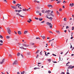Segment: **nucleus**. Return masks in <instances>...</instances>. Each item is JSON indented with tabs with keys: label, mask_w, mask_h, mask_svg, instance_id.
<instances>
[{
	"label": "nucleus",
	"mask_w": 74,
	"mask_h": 74,
	"mask_svg": "<svg viewBox=\"0 0 74 74\" xmlns=\"http://www.w3.org/2000/svg\"><path fill=\"white\" fill-rule=\"evenodd\" d=\"M7 32L8 34H11V29L9 27H8L7 29Z\"/></svg>",
	"instance_id": "f257e3e1"
},
{
	"label": "nucleus",
	"mask_w": 74,
	"mask_h": 74,
	"mask_svg": "<svg viewBox=\"0 0 74 74\" xmlns=\"http://www.w3.org/2000/svg\"><path fill=\"white\" fill-rule=\"evenodd\" d=\"M42 38L43 39H44V38H45V36H43L42 37Z\"/></svg>",
	"instance_id": "13d9d810"
},
{
	"label": "nucleus",
	"mask_w": 74,
	"mask_h": 74,
	"mask_svg": "<svg viewBox=\"0 0 74 74\" xmlns=\"http://www.w3.org/2000/svg\"><path fill=\"white\" fill-rule=\"evenodd\" d=\"M71 47L70 48H73V47L72 46V45H71Z\"/></svg>",
	"instance_id": "09e8293b"
},
{
	"label": "nucleus",
	"mask_w": 74,
	"mask_h": 74,
	"mask_svg": "<svg viewBox=\"0 0 74 74\" xmlns=\"http://www.w3.org/2000/svg\"><path fill=\"white\" fill-rule=\"evenodd\" d=\"M56 13L57 14H58V15H59V14H60V13H59L58 11H56Z\"/></svg>",
	"instance_id": "c85d7f7f"
},
{
	"label": "nucleus",
	"mask_w": 74,
	"mask_h": 74,
	"mask_svg": "<svg viewBox=\"0 0 74 74\" xmlns=\"http://www.w3.org/2000/svg\"><path fill=\"white\" fill-rule=\"evenodd\" d=\"M17 74H20V73H19V72H17Z\"/></svg>",
	"instance_id": "774afa93"
},
{
	"label": "nucleus",
	"mask_w": 74,
	"mask_h": 74,
	"mask_svg": "<svg viewBox=\"0 0 74 74\" xmlns=\"http://www.w3.org/2000/svg\"><path fill=\"white\" fill-rule=\"evenodd\" d=\"M47 18L48 19H50V20H51V21H52V19H53V18L52 17H50L49 18V17L47 16Z\"/></svg>",
	"instance_id": "0eeeda50"
},
{
	"label": "nucleus",
	"mask_w": 74,
	"mask_h": 74,
	"mask_svg": "<svg viewBox=\"0 0 74 74\" xmlns=\"http://www.w3.org/2000/svg\"><path fill=\"white\" fill-rule=\"evenodd\" d=\"M21 55L22 57V58H24V57L23 56V55L22 54H21Z\"/></svg>",
	"instance_id": "052dcab7"
},
{
	"label": "nucleus",
	"mask_w": 74,
	"mask_h": 74,
	"mask_svg": "<svg viewBox=\"0 0 74 74\" xmlns=\"http://www.w3.org/2000/svg\"><path fill=\"white\" fill-rule=\"evenodd\" d=\"M23 11H26L27 10H26V9H23Z\"/></svg>",
	"instance_id": "5701e85b"
},
{
	"label": "nucleus",
	"mask_w": 74,
	"mask_h": 74,
	"mask_svg": "<svg viewBox=\"0 0 74 74\" xmlns=\"http://www.w3.org/2000/svg\"><path fill=\"white\" fill-rule=\"evenodd\" d=\"M17 55L18 56H19L21 55V53H18L17 54Z\"/></svg>",
	"instance_id": "dca6fc26"
},
{
	"label": "nucleus",
	"mask_w": 74,
	"mask_h": 74,
	"mask_svg": "<svg viewBox=\"0 0 74 74\" xmlns=\"http://www.w3.org/2000/svg\"><path fill=\"white\" fill-rule=\"evenodd\" d=\"M27 54L28 55H30V52H28L27 53Z\"/></svg>",
	"instance_id": "b1692460"
},
{
	"label": "nucleus",
	"mask_w": 74,
	"mask_h": 74,
	"mask_svg": "<svg viewBox=\"0 0 74 74\" xmlns=\"http://www.w3.org/2000/svg\"><path fill=\"white\" fill-rule=\"evenodd\" d=\"M28 32L27 31H24V34H26V33H27Z\"/></svg>",
	"instance_id": "4be33fe9"
},
{
	"label": "nucleus",
	"mask_w": 74,
	"mask_h": 74,
	"mask_svg": "<svg viewBox=\"0 0 74 74\" xmlns=\"http://www.w3.org/2000/svg\"><path fill=\"white\" fill-rule=\"evenodd\" d=\"M51 25L49 26V27L50 28H52V25L51 24Z\"/></svg>",
	"instance_id": "72a5a7b5"
},
{
	"label": "nucleus",
	"mask_w": 74,
	"mask_h": 74,
	"mask_svg": "<svg viewBox=\"0 0 74 74\" xmlns=\"http://www.w3.org/2000/svg\"><path fill=\"white\" fill-rule=\"evenodd\" d=\"M46 24L48 26H50V25H51V23H49L48 22H47L46 23Z\"/></svg>",
	"instance_id": "423d86ee"
},
{
	"label": "nucleus",
	"mask_w": 74,
	"mask_h": 74,
	"mask_svg": "<svg viewBox=\"0 0 74 74\" xmlns=\"http://www.w3.org/2000/svg\"><path fill=\"white\" fill-rule=\"evenodd\" d=\"M18 10H15V12H18Z\"/></svg>",
	"instance_id": "0e129e2a"
},
{
	"label": "nucleus",
	"mask_w": 74,
	"mask_h": 74,
	"mask_svg": "<svg viewBox=\"0 0 74 74\" xmlns=\"http://www.w3.org/2000/svg\"><path fill=\"white\" fill-rule=\"evenodd\" d=\"M50 12H51V10H48L47 11V14H49V13H50Z\"/></svg>",
	"instance_id": "6ab92c4d"
},
{
	"label": "nucleus",
	"mask_w": 74,
	"mask_h": 74,
	"mask_svg": "<svg viewBox=\"0 0 74 74\" xmlns=\"http://www.w3.org/2000/svg\"><path fill=\"white\" fill-rule=\"evenodd\" d=\"M39 52H40V50H38L35 53L36 54H37V53H39Z\"/></svg>",
	"instance_id": "f3484780"
},
{
	"label": "nucleus",
	"mask_w": 74,
	"mask_h": 74,
	"mask_svg": "<svg viewBox=\"0 0 74 74\" xmlns=\"http://www.w3.org/2000/svg\"><path fill=\"white\" fill-rule=\"evenodd\" d=\"M59 11H62V9L61 8H60L59 10Z\"/></svg>",
	"instance_id": "37998d69"
},
{
	"label": "nucleus",
	"mask_w": 74,
	"mask_h": 74,
	"mask_svg": "<svg viewBox=\"0 0 74 74\" xmlns=\"http://www.w3.org/2000/svg\"><path fill=\"white\" fill-rule=\"evenodd\" d=\"M74 3H71L69 5L71 6V7H73V6H74Z\"/></svg>",
	"instance_id": "9b49d317"
},
{
	"label": "nucleus",
	"mask_w": 74,
	"mask_h": 74,
	"mask_svg": "<svg viewBox=\"0 0 74 74\" xmlns=\"http://www.w3.org/2000/svg\"><path fill=\"white\" fill-rule=\"evenodd\" d=\"M52 55H53V56H56V55L53 53L52 54Z\"/></svg>",
	"instance_id": "a19ab883"
},
{
	"label": "nucleus",
	"mask_w": 74,
	"mask_h": 74,
	"mask_svg": "<svg viewBox=\"0 0 74 74\" xmlns=\"http://www.w3.org/2000/svg\"><path fill=\"white\" fill-rule=\"evenodd\" d=\"M62 3H67V2H66V1H62Z\"/></svg>",
	"instance_id": "f704fd0d"
},
{
	"label": "nucleus",
	"mask_w": 74,
	"mask_h": 74,
	"mask_svg": "<svg viewBox=\"0 0 74 74\" xmlns=\"http://www.w3.org/2000/svg\"><path fill=\"white\" fill-rule=\"evenodd\" d=\"M74 27H72V30H74Z\"/></svg>",
	"instance_id": "864d4df0"
},
{
	"label": "nucleus",
	"mask_w": 74,
	"mask_h": 74,
	"mask_svg": "<svg viewBox=\"0 0 74 74\" xmlns=\"http://www.w3.org/2000/svg\"><path fill=\"white\" fill-rule=\"evenodd\" d=\"M21 11H22V10H18V13H19V12H21Z\"/></svg>",
	"instance_id": "49530a36"
},
{
	"label": "nucleus",
	"mask_w": 74,
	"mask_h": 74,
	"mask_svg": "<svg viewBox=\"0 0 74 74\" xmlns=\"http://www.w3.org/2000/svg\"><path fill=\"white\" fill-rule=\"evenodd\" d=\"M30 8H29L27 10V11H30Z\"/></svg>",
	"instance_id": "bb28decb"
},
{
	"label": "nucleus",
	"mask_w": 74,
	"mask_h": 74,
	"mask_svg": "<svg viewBox=\"0 0 74 74\" xmlns=\"http://www.w3.org/2000/svg\"><path fill=\"white\" fill-rule=\"evenodd\" d=\"M23 47H28V45L25 44H23Z\"/></svg>",
	"instance_id": "9d476101"
},
{
	"label": "nucleus",
	"mask_w": 74,
	"mask_h": 74,
	"mask_svg": "<svg viewBox=\"0 0 74 74\" xmlns=\"http://www.w3.org/2000/svg\"><path fill=\"white\" fill-rule=\"evenodd\" d=\"M62 2V1H58L57 2V4H58L59 3H61Z\"/></svg>",
	"instance_id": "2eb2a0df"
},
{
	"label": "nucleus",
	"mask_w": 74,
	"mask_h": 74,
	"mask_svg": "<svg viewBox=\"0 0 74 74\" xmlns=\"http://www.w3.org/2000/svg\"><path fill=\"white\" fill-rule=\"evenodd\" d=\"M69 67H70V69H73V68H74V66H72V65H71L70 66H69Z\"/></svg>",
	"instance_id": "1a4fd4ad"
},
{
	"label": "nucleus",
	"mask_w": 74,
	"mask_h": 74,
	"mask_svg": "<svg viewBox=\"0 0 74 74\" xmlns=\"http://www.w3.org/2000/svg\"><path fill=\"white\" fill-rule=\"evenodd\" d=\"M16 15H18V16H20V17H22L23 18H24V17H25V16H22L21 15V14H19V13H17L16 14Z\"/></svg>",
	"instance_id": "7ed1b4c3"
},
{
	"label": "nucleus",
	"mask_w": 74,
	"mask_h": 74,
	"mask_svg": "<svg viewBox=\"0 0 74 74\" xmlns=\"http://www.w3.org/2000/svg\"><path fill=\"white\" fill-rule=\"evenodd\" d=\"M13 4H15V3H16V2H15V1H13Z\"/></svg>",
	"instance_id": "2f4dec72"
},
{
	"label": "nucleus",
	"mask_w": 74,
	"mask_h": 74,
	"mask_svg": "<svg viewBox=\"0 0 74 74\" xmlns=\"http://www.w3.org/2000/svg\"><path fill=\"white\" fill-rule=\"evenodd\" d=\"M19 48H21L22 49H26V48H24L23 46H21V47H19Z\"/></svg>",
	"instance_id": "6e6552de"
},
{
	"label": "nucleus",
	"mask_w": 74,
	"mask_h": 74,
	"mask_svg": "<svg viewBox=\"0 0 74 74\" xmlns=\"http://www.w3.org/2000/svg\"><path fill=\"white\" fill-rule=\"evenodd\" d=\"M9 56H10V57H12V55H11V54H10L9 55Z\"/></svg>",
	"instance_id": "6e6d98bb"
},
{
	"label": "nucleus",
	"mask_w": 74,
	"mask_h": 74,
	"mask_svg": "<svg viewBox=\"0 0 74 74\" xmlns=\"http://www.w3.org/2000/svg\"><path fill=\"white\" fill-rule=\"evenodd\" d=\"M11 7L12 8H13V9H14V6H11Z\"/></svg>",
	"instance_id": "4d7b16f0"
},
{
	"label": "nucleus",
	"mask_w": 74,
	"mask_h": 74,
	"mask_svg": "<svg viewBox=\"0 0 74 74\" xmlns=\"http://www.w3.org/2000/svg\"><path fill=\"white\" fill-rule=\"evenodd\" d=\"M27 22H28L29 23H30V22H31V21H29V20H28V21H27Z\"/></svg>",
	"instance_id": "603ef678"
},
{
	"label": "nucleus",
	"mask_w": 74,
	"mask_h": 74,
	"mask_svg": "<svg viewBox=\"0 0 74 74\" xmlns=\"http://www.w3.org/2000/svg\"><path fill=\"white\" fill-rule=\"evenodd\" d=\"M69 51H67L65 54L64 56H65V55H66L68 53H69Z\"/></svg>",
	"instance_id": "473e14b6"
},
{
	"label": "nucleus",
	"mask_w": 74,
	"mask_h": 74,
	"mask_svg": "<svg viewBox=\"0 0 74 74\" xmlns=\"http://www.w3.org/2000/svg\"><path fill=\"white\" fill-rule=\"evenodd\" d=\"M13 9H17V7L15 6H14V8Z\"/></svg>",
	"instance_id": "4c0bfd02"
},
{
	"label": "nucleus",
	"mask_w": 74,
	"mask_h": 74,
	"mask_svg": "<svg viewBox=\"0 0 74 74\" xmlns=\"http://www.w3.org/2000/svg\"><path fill=\"white\" fill-rule=\"evenodd\" d=\"M18 34L20 35L22 34V33L20 31H18Z\"/></svg>",
	"instance_id": "f8f14e48"
},
{
	"label": "nucleus",
	"mask_w": 74,
	"mask_h": 74,
	"mask_svg": "<svg viewBox=\"0 0 74 74\" xmlns=\"http://www.w3.org/2000/svg\"><path fill=\"white\" fill-rule=\"evenodd\" d=\"M25 74V71H23L22 72H21V74Z\"/></svg>",
	"instance_id": "c756f323"
},
{
	"label": "nucleus",
	"mask_w": 74,
	"mask_h": 74,
	"mask_svg": "<svg viewBox=\"0 0 74 74\" xmlns=\"http://www.w3.org/2000/svg\"><path fill=\"white\" fill-rule=\"evenodd\" d=\"M5 60V58H3V59L2 60V62H0V64H2L4 62V61Z\"/></svg>",
	"instance_id": "20e7f679"
},
{
	"label": "nucleus",
	"mask_w": 74,
	"mask_h": 74,
	"mask_svg": "<svg viewBox=\"0 0 74 74\" xmlns=\"http://www.w3.org/2000/svg\"><path fill=\"white\" fill-rule=\"evenodd\" d=\"M38 56H39V55L38 54L37 55V56L36 57V59L38 58Z\"/></svg>",
	"instance_id": "e433bc0d"
},
{
	"label": "nucleus",
	"mask_w": 74,
	"mask_h": 74,
	"mask_svg": "<svg viewBox=\"0 0 74 74\" xmlns=\"http://www.w3.org/2000/svg\"><path fill=\"white\" fill-rule=\"evenodd\" d=\"M35 19H36V20H38V18L35 17Z\"/></svg>",
	"instance_id": "c9c22d12"
},
{
	"label": "nucleus",
	"mask_w": 74,
	"mask_h": 74,
	"mask_svg": "<svg viewBox=\"0 0 74 74\" xmlns=\"http://www.w3.org/2000/svg\"><path fill=\"white\" fill-rule=\"evenodd\" d=\"M45 22V21H43L41 22V23H44Z\"/></svg>",
	"instance_id": "3c124183"
},
{
	"label": "nucleus",
	"mask_w": 74,
	"mask_h": 74,
	"mask_svg": "<svg viewBox=\"0 0 74 74\" xmlns=\"http://www.w3.org/2000/svg\"><path fill=\"white\" fill-rule=\"evenodd\" d=\"M51 16L52 17H53V18L55 17V16H54L53 14H51Z\"/></svg>",
	"instance_id": "412c9836"
},
{
	"label": "nucleus",
	"mask_w": 74,
	"mask_h": 74,
	"mask_svg": "<svg viewBox=\"0 0 74 74\" xmlns=\"http://www.w3.org/2000/svg\"><path fill=\"white\" fill-rule=\"evenodd\" d=\"M42 13H45V10H43L42 11Z\"/></svg>",
	"instance_id": "7c9ffc66"
},
{
	"label": "nucleus",
	"mask_w": 74,
	"mask_h": 74,
	"mask_svg": "<svg viewBox=\"0 0 74 74\" xmlns=\"http://www.w3.org/2000/svg\"><path fill=\"white\" fill-rule=\"evenodd\" d=\"M65 74V73L64 72H62L61 73V74Z\"/></svg>",
	"instance_id": "de8ad7c7"
},
{
	"label": "nucleus",
	"mask_w": 74,
	"mask_h": 74,
	"mask_svg": "<svg viewBox=\"0 0 74 74\" xmlns=\"http://www.w3.org/2000/svg\"><path fill=\"white\" fill-rule=\"evenodd\" d=\"M41 64V62H40V63L38 62V64Z\"/></svg>",
	"instance_id": "338daca9"
},
{
	"label": "nucleus",
	"mask_w": 74,
	"mask_h": 74,
	"mask_svg": "<svg viewBox=\"0 0 74 74\" xmlns=\"http://www.w3.org/2000/svg\"><path fill=\"white\" fill-rule=\"evenodd\" d=\"M64 21L65 22H66L67 21V18H64Z\"/></svg>",
	"instance_id": "4468645a"
},
{
	"label": "nucleus",
	"mask_w": 74,
	"mask_h": 74,
	"mask_svg": "<svg viewBox=\"0 0 74 74\" xmlns=\"http://www.w3.org/2000/svg\"><path fill=\"white\" fill-rule=\"evenodd\" d=\"M69 26H66V29H69Z\"/></svg>",
	"instance_id": "ea45409f"
},
{
	"label": "nucleus",
	"mask_w": 74,
	"mask_h": 74,
	"mask_svg": "<svg viewBox=\"0 0 74 74\" xmlns=\"http://www.w3.org/2000/svg\"><path fill=\"white\" fill-rule=\"evenodd\" d=\"M0 42L1 43H3V40H0Z\"/></svg>",
	"instance_id": "58836bf2"
},
{
	"label": "nucleus",
	"mask_w": 74,
	"mask_h": 74,
	"mask_svg": "<svg viewBox=\"0 0 74 74\" xmlns=\"http://www.w3.org/2000/svg\"><path fill=\"white\" fill-rule=\"evenodd\" d=\"M53 63H57V62L56 61L55 62L53 61Z\"/></svg>",
	"instance_id": "680f3d73"
},
{
	"label": "nucleus",
	"mask_w": 74,
	"mask_h": 74,
	"mask_svg": "<svg viewBox=\"0 0 74 74\" xmlns=\"http://www.w3.org/2000/svg\"><path fill=\"white\" fill-rule=\"evenodd\" d=\"M36 13H40V11H37L36 12Z\"/></svg>",
	"instance_id": "8fccbe9b"
},
{
	"label": "nucleus",
	"mask_w": 74,
	"mask_h": 74,
	"mask_svg": "<svg viewBox=\"0 0 74 74\" xmlns=\"http://www.w3.org/2000/svg\"><path fill=\"white\" fill-rule=\"evenodd\" d=\"M37 69H38V68L36 67L34 69V70H37Z\"/></svg>",
	"instance_id": "c03bdc74"
},
{
	"label": "nucleus",
	"mask_w": 74,
	"mask_h": 74,
	"mask_svg": "<svg viewBox=\"0 0 74 74\" xmlns=\"http://www.w3.org/2000/svg\"><path fill=\"white\" fill-rule=\"evenodd\" d=\"M47 16H51V14L49 13V14H47Z\"/></svg>",
	"instance_id": "cd10ccee"
},
{
	"label": "nucleus",
	"mask_w": 74,
	"mask_h": 74,
	"mask_svg": "<svg viewBox=\"0 0 74 74\" xmlns=\"http://www.w3.org/2000/svg\"><path fill=\"white\" fill-rule=\"evenodd\" d=\"M29 21H30L31 22H32V20L30 18H29Z\"/></svg>",
	"instance_id": "5fc2aeb1"
},
{
	"label": "nucleus",
	"mask_w": 74,
	"mask_h": 74,
	"mask_svg": "<svg viewBox=\"0 0 74 74\" xmlns=\"http://www.w3.org/2000/svg\"><path fill=\"white\" fill-rule=\"evenodd\" d=\"M6 38H7L8 39V38H10V36H6Z\"/></svg>",
	"instance_id": "393cba45"
},
{
	"label": "nucleus",
	"mask_w": 74,
	"mask_h": 74,
	"mask_svg": "<svg viewBox=\"0 0 74 74\" xmlns=\"http://www.w3.org/2000/svg\"><path fill=\"white\" fill-rule=\"evenodd\" d=\"M56 33H58V34H60V32H59V31L56 30Z\"/></svg>",
	"instance_id": "a211bd4d"
},
{
	"label": "nucleus",
	"mask_w": 74,
	"mask_h": 74,
	"mask_svg": "<svg viewBox=\"0 0 74 74\" xmlns=\"http://www.w3.org/2000/svg\"><path fill=\"white\" fill-rule=\"evenodd\" d=\"M47 60H48V61H49V62H51V59H48Z\"/></svg>",
	"instance_id": "79ce46f5"
},
{
	"label": "nucleus",
	"mask_w": 74,
	"mask_h": 74,
	"mask_svg": "<svg viewBox=\"0 0 74 74\" xmlns=\"http://www.w3.org/2000/svg\"><path fill=\"white\" fill-rule=\"evenodd\" d=\"M34 43H33V42H31L30 43V45H34Z\"/></svg>",
	"instance_id": "ddd939ff"
},
{
	"label": "nucleus",
	"mask_w": 74,
	"mask_h": 74,
	"mask_svg": "<svg viewBox=\"0 0 74 74\" xmlns=\"http://www.w3.org/2000/svg\"><path fill=\"white\" fill-rule=\"evenodd\" d=\"M39 15L40 16H41V13H39Z\"/></svg>",
	"instance_id": "e2e57ef3"
},
{
	"label": "nucleus",
	"mask_w": 74,
	"mask_h": 74,
	"mask_svg": "<svg viewBox=\"0 0 74 74\" xmlns=\"http://www.w3.org/2000/svg\"><path fill=\"white\" fill-rule=\"evenodd\" d=\"M62 8H65V7H64V6L63 5V6H62Z\"/></svg>",
	"instance_id": "69168bd1"
},
{
	"label": "nucleus",
	"mask_w": 74,
	"mask_h": 74,
	"mask_svg": "<svg viewBox=\"0 0 74 74\" xmlns=\"http://www.w3.org/2000/svg\"><path fill=\"white\" fill-rule=\"evenodd\" d=\"M47 6L49 8H50V7H51V8H53V6L49 4L47 5Z\"/></svg>",
	"instance_id": "39448f33"
},
{
	"label": "nucleus",
	"mask_w": 74,
	"mask_h": 74,
	"mask_svg": "<svg viewBox=\"0 0 74 74\" xmlns=\"http://www.w3.org/2000/svg\"><path fill=\"white\" fill-rule=\"evenodd\" d=\"M17 60H15L14 62L12 64L13 65H16L18 64V62H17Z\"/></svg>",
	"instance_id": "f03ea898"
},
{
	"label": "nucleus",
	"mask_w": 74,
	"mask_h": 74,
	"mask_svg": "<svg viewBox=\"0 0 74 74\" xmlns=\"http://www.w3.org/2000/svg\"><path fill=\"white\" fill-rule=\"evenodd\" d=\"M0 38H1V39H2V38H3V37L1 35H0Z\"/></svg>",
	"instance_id": "a878e982"
},
{
	"label": "nucleus",
	"mask_w": 74,
	"mask_h": 74,
	"mask_svg": "<svg viewBox=\"0 0 74 74\" xmlns=\"http://www.w3.org/2000/svg\"><path fill=\"white\" fill-rule=\"evenodd\" d=\"M48 73H51V72L50 71H48Z\"/></svg>",
	"instance_id": "bf43d9fd"
},
{
	"label": "nucleus",
	"mask_w": 74,
	"mask_h": 74,
	"mask_svg": "<svg viewBox=\"0 0 74 74\" xmlns=\"http://www.w3.org/2000/svg\"><path fill=\"white\" fill-rule=\"evenodd\" d=\"M39 20L40 21H42V18H39Z\"/></svg>",
	"instance_id": "aec40b11"
},
{
	"label": "nucleus",
	"mask_w": 74,
	"mask_h": 74,
	"mask_svg": "<svg viewBox=\"0 0 74 74\" xmlns=\"http://www.w3.org/2000/svg\"><path fill=\"white\" fill-rule=\"evenodd\" d=\"M49 32L50 33H52V34H53V33H52V32L51 31H49Z\"/></svg>",
	"instance_id": "a18cd8bd"
}]
</instances>
